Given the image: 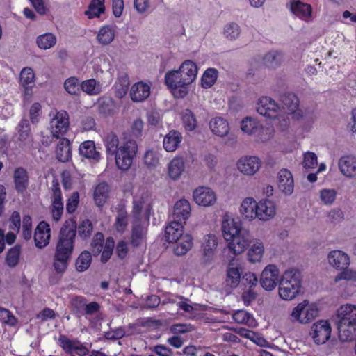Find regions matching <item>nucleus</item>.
<instances>
[{
    "instance_id": "obj_24",
    "label": "nucleus",
    "mask_w": 356,
    "mask_h": 356,
    "mask_svg": "<svg viewBox=\"0 0 356 356\" xmlns=\"http://www.w3.org/2000/svg\"><path fill=\"white\" fill-rule=\"evenodd\" d=\"M20 84L24 88V95L31 97L32 88L35 83V74L32 68L24 67L22 70L19 74Z\"/></svg>"
},
{
    "instance_id": "obj_17",
    "label": "nucleus",
    "mask_w": 356,
    "mask_h": 356,
    "mask_svg": "<svg viewBox=\"0 0 356 356\" xmlns=\"http://www.w3.org/2000/svg\"><path fill=\"white\" fill-rule=\"evenodd\" d=\"M238 170L248 175H254L261 166V161L257 156H247L241 158L237 163Z\"/></svg>"
},
{
    "instance_id": "obj_31",
    "label": "nucleus",
    "mask_w": 356,
    "mask_h": 356,
    "mask_svg": "<svg viewBox=\"0 0 356 356\" xmlns=\"http://www.w3.org/2000/svg\"><path fill=\"white\" fill-rule=\"evenodd\" d=\"M147 229L142 224L141 220H133V225L131 234V244L134 247L141 245L145 238Z\"/></svg>"
},
{
    "instance_id": "obj_30",
    "label": "nucleus",
    "mask_w": 356,
    "mask_h": 356,
    "mask_svg": "<svg viewBox=\"0 0 356 356\" xmlns=\"http://www.w3.org/2000/svg\"><path fill=\"white\" fill-rule=\"evenodd\" d=\"M330 264L337 269H344L350 264L348 255L341 250H333L328 254Z\"/></svg>"
},
{
    "instance_id": "obj_59",
    "label": "nucleus",
    "mask_w": 356,
    "mask_h": 356,
    "mask_svg": "<svg viewBox=\"0 0 356 356\" xmlns=\"http://www.w3.org/2000/svg\"><path fill=\"white\" fill-rule=\"evenodd\" d=\"M104 241V236L102 232H97L95 234L91 242L92 252L95 255H97L102 252Z\"/></svg>"
},
{
    "instance_id": "obj_11",
    "label": "nucleus",
    "mask_w": 356,
    "mask_h": 356,
    "mask_svg": "<svg viewBox=\"0 0 356 356\" xmlns=\"http://www.w3.org/2000/svg\"><path fill=\"white\" fill-rule=\"evenodd\" d=\"M257 112L269 119H280L282 118L280 115V107L269 97H262L259 99Z\"/></svg>"
},
{
    "instance_id": "obj_43",
    "label": "nucleus",
    "mask_w": 356,
    "mask_h": 356,
    "mask_svg": "<svg viewBox=\"0 0 356 356\" xmlns=\"http://www.w3.org/2000/svg\"><path fill=\"white\" fill-rule=\"evenodd\" d=\"M104 144L106 147V154L112 156L118 150L120 146L119 138L114 132L108 133L105 136Z\"/></svg>"
},
{
    "instance_id": "obj_28",
    "label": "nucleus",
    "mask_w": 356,
    "mask_h": 356,
    "mask_svg": "<svg viewBox=\"0 0 356 356\" xmlns=\"http://www.w3.org/2000/svg\"><path fill=\"white\" fill-rule=\"evenodd\" d=\"M241 130L248 135H259L268 131L259 122L250 117H246L242 120Z\"/></svg>"
},
{
    "instance_id": "obj_52",
    "label": "nucleus",
    "mask_w": 356,
    "mask_h": 356,
    "mask_svg": "<svg viewBox=\"0 0 356 356\" xmlns=\"http://www.w3.org/2000/svg\"><path fill=\"white\" fill-rule=\"evenodd\" d=\"M38 47L41 49H48L55 45L56 38L54 35L47 33L39 35L36 40Z\"/></svg>"
},
{
    "instance_id": "obj_56",
    "label": "nucleus",
    "mask_w": 356,
    "mask_h": 356,
    "mask_svg": "<svg viewBox=\"0 0 356 356\" xmlns=\"http://www.w3.org/2000/svg\"><path fill=\"white\" fill-rule=\"evenodd\" d=\"M64 88L70 95H79L81 90L79 79L76 76L67 78L64 82Z\"/></svg>"
},
{
    "instance_id": "obj_47",
    "label": "nucleus",
    "mask_w": 356,
    "mask_h": 356,
    "mask_svg": "<svg viewBox=\"0 0 356 356\" xmlns=\"http://www.w3.org/2000/svg\"><path fill=\"white\" fill-rule=\"evenodd\" d=\"M184 167V162L181 158L173 159L168 166L169 176L173 179H177L183 172Z\"/></svg>"
},
{
    "instance_id": "obj_3",
    "label": "nucleus",
    "mask_w": 356,
    "mask_h": 356,
    "mask_svg": "<svg viewBox=\"0 0 356 356\" xmlns=\"http://www.w3.org/2000/svg\"><path fill=\"white\" fill-rule=\"evenodd\" d=\"M337 324L339 337L342 341H350L356 337V305H343L339 310Z\"/></svg>"
},
{
    "instance_id": "obj_50",
    "label": "nucleus",
    "mask_w": 356,
    "mask_h": 356,
    "mask_svg": "<svg viewBox=\"0 0 356 356\" xmlns=\"http://www.w3.org/2000/svg\"><path fill=\"white\" fill-rule=\"evenodd\" d=\"M181 120L186 131H192L196 129L197 122L194 113L190 109H186L183 111Z\"/></svg>"
},
{
    "instance_id": "obj_38",
    "label": "nucleus",
    "mask_w": 356,
    "mask_h": 356,
    "mask_svg": "<svg viewBox=\"0 0 356 356\" xmlns=\"http://www.w3.org/2000/svg\"><path fill=\"white\" fill-rule=\"evenodd\" d=\"M79 154L81 156L88 159L98 161L100 154L96 150L95 143L92 140L83 142L79 146Z\"/></svg>"
},
{
    "instance_id": "obj_8",
    "label": "nucleus",
    "mask_w": 356,
    "mask_h": 356,
    "mask_svg": "<svg viewBox=\"0 0 356 356\" xmlns=\"http://www.w3.org/2000/svg\"><path fill=\"white\" fill-rule=\"evenodd\" d=\"M318 314V309L315 306L309 305L306 301L299 303L292 311L293 321L301 323H308Z\"/></svg>"
},
{
    "instance_id": "obj_37",
    "label": "nucleus",
    "mask_w": 356,
    "mask_h": 356,
    "mask_svg": "<svg viewBox=\"0 0 356 356\" xmlns=\"http://www.w3.org/2000/svg\"><path fill=\"white\" fill-rule=\"evenodd\" d=\"M106 11L105 0H90L87 10L84 12L88 19L98 18Z\"/></svg>"
},
{
    "instance_id": "obj_44",
    "label": "nucleus",
    "mask_w": 356,
    "mask_h": 356,
    "mask_svg": "<svg viewBox=\"0 0 356 356\" xmlns=\"http://www.w3.org/2000/svg\"><path fill=\"white\" fill-rule=\"evenodd\" d=\"M22 253V245L16 244L10 248L6 255L5 263L10 268H15L19 262Z\"/></svg>"
},
{
    "instance_id": "obj_20",
    "label": "nucleus",
    "mask_w": 356,
    "mask_h": 356,
    "mask_svg": "<svg viewBox=\"0 0 356 356\" xmlns=\"http://www.w3.org/2000/svg\"><path fill=\"white\" fill-rule=\"evenodd\" d=\"M289 8L293 14L301 19L307 20L312 17V6L309 3H303L300 0H291Z\"/></svg>"
},
{
    "instance_id": "obj_51",
    "label": "nucleus",
    "mask_w": 356,
    "mask_h": 356,
    "mask_svg": "<svg viewBox=\"0 0 356 356\" xmlns=\"http://www.w3.org/2000/svg\"><path fill=\"white\" fill-rule=\"evenodd\" d=\"M129 86V79L127 75H123L118 79L115 84V94L118 98H122L127 93Z\"/></svg>"
},
{
    "instance_id": "obj_15",
    "label": "nucleus",
    "mask_w": 356,
    "mask_h": 356,
    "mask_svg": "<svg viewBox=\"0 0 356 356\" xmlns=\"http://www.w3.org/2000/svg\"><path fill=\"white\" fill-rule=\"evenodd\" d=\"M51 229L49 225L45 221H41L37 225L34 233L35 246L43 248L49 243Z\"/></svg>"
},
{
    "instance_id": "obj_5",
    "label": "nucleus",
    "mask_w": 356,
    "mask_h": 356,
    "mask_svg": "<svg viewBox=\"0 0 356 356\" xmlns=\"http://www.w3.org/2000/svg\"><path fill=\"white\" fill-rule=\"evenodd\" d=\"M138 152V144L136 140L129 139L124 140L118 150L114 154L116 166L122 171L128 170Z\"/></svg>"
},
{
    "instance_id": "obj_12",
    "label": "nucleus",
    "mask_w": 356,
    "mask_h": 356,
    "mask_svg": "<svg viewBox=\"0 0 356 356\" xmlns=\"http://www.w3.org/2000/svg\"><path fill=\"white\" fill-rule=\"evenodd\" d=\"M279 269L275 265H268L261 274V286L267 291L274 289L279 282Z\"/></svg>"
},
{
    "instance_id": "obj_39",
    "label": "nucleus",
    "mask_w": 356,
    "mask_h": 356,
    "mask_svg": "<svg viewBox=\"0 0 356 356\" xmlns=\"http://www.w3.org/2000/svg\"><path fill=\"white\" fill-rule=\"evenodd\" d=\"M115 38V30L111 25L102 26L97 35V40L102 45L111 44Z\"/></svg>"
},
{
    "instance_id": "obj_35",
    "label": "nucleus",
    "mask_w": 356,
    "mask_h": 356,
    "mask_svg": "<svg viewBox=\"0 0 356 356\" xmlns=\"http://www.w3.org/2000/svg\"><path fill=\"white\" fill-rule=\"evenodd\" d=\"M70 141L66 138H62L56 147V159L60 162H67L72 157Z\"/></svg>"
},
{
    "instance_id": "obj_26",
    "label": "nucleus",
    "mask_w": 356,
    "mask_h": 356,
    "mask_svg": "<svg viewBox=\"0 0 356 356\" xmlns=\"http://www.w3.org/2000/svg\"><path fill=\"white\" fill-rule=\"evenodd\" d=\"M339 168L341 173L348 177H356V156L346 155L339 161Z\"/></svg>"
},
{
    "instance_id": "obj_2",
    "label": "nucleus",
    "mask_w": 356,
    "mask_h": 356,
    "mask_svg": "<svg viewBox=\"0 0 356 356\" xmlns=\"http://www.w3.org/2000/svg\"><path fill=\"white\" fill-rule=\"evenodd\" d=\"M224 238L228 242V247L234 254L244 252L250 243L248 231L243 229L234 219H225L222 223Z\"/></svg>"
},
{
    "instance_id": "obj_19",
    "label": "nucleus",
    "mask_w": 356,
    "mask_h": 356,
    "mask_svg": "<svg viewBox=\"0 0 356 356\" xmlns=\"http://www.w3.org/2000/svg\"><path fill=\"white\" fill-rule=\"evenodd\" d=\"M150 86L143 81L135 83L130 90V97L134 102L145 100L150 95Z\"/></svg>"
},
{
    "instance_id": "obj_62",
    "label": "nucleus",
    "mask_w": 356,
    "mask_h": 356,
    "mask_svg": "<svg viewBox=\"0 0 356 356\" xmlns=\"http://www.w3.org/2000/svg\"><path fill=\"white\" fill-rule=\"evenodd\" d=\"M224 34L228 40H235L240 34L239 26L236 23H230L227 24L225 28Z\"/></svg>"
},
{
    "instance_id": "obj_14",
    "label": "nucleus",
    "mask_w": 356,
    "mask_h": 356,
    "mask_svg": "<svg viewBox=\"0 0 356 356\" xmlns=\"http://www.w3.org/2000/svg\"><path fill=\"white\" fill-rule=\"evenodd\" d=\"M193 200L198 205L209 207L216 202V195L211 188L200 186L193 191Z\"/></svg>"
},
{
    "instance_id": "obj_6",
    "label": "nucleus",
    "mask_w": 356,
    "mask_h": 356,
    "mask_svg": "<svg viewBox=\"0 0 356 356\" xmlns=\"http://www.w3.org/2000/svg\"><path fill=\"white\" fill-rule=\"evenodd\" d=\"M179 70H171L165 75V83L176 98H183L187 93V85L184 83Z\"/></svg>"
},
{
    "instance_id": "obj_4",
    "label": "nucleus",
    "mask_w": 356,
    "mask_h": 356,
    "mask_svg": "<svg viewBox=\"0 0 356 356\" xmlns=\"http://www.w3.org/2000/svg\"><path fill=\"white\" fill-rule=\"evenodd\" d=\"M300 288V272L295 269L286 270L280 281V297L285 300H291L299 293Z\"/></svg>"
},
{
    "instance_id": "obj_45",
    "label": "nucleus",
    "mask_w": 356,
    "mask_h": 356,
    "mask_svg": "<svg viewBox=\"0 0 356 356\" xmlns=\"http://www.w3.org/2000/svg\"><path fill=\"white\" fill-rule=\"evenodd\" d=\"M264 252V247L260 241H255L250 248L248 252V259L251 263L259 262L261 261Z\"/></svg>"
},
{
    "instance_id": "obj_53",
    "label": "nucleus",
    "mask_w": 356,
    "mask_h": 356,
    "mask_svg": "<svg viewBox=\"0 0 356 356\" xmlns=\"http://www.w3.org/2000/svg\"><path fill=\"white\" fill-rule=\"evenodd\" d=\"M92 261L91 254L88 251H83L76 261V268L79 272L87 270Z\"/></svg>"
},
{
    "instance_id": "obj_13",
    "label": "nucleus",
    "mask_w": 356,
    "mask_h": 356,
    "mask_svg": "<svg viewBox=\"0 0 356 356\" xmlns=\"http://www.w3.org/2000/svg\"><path fill=\"white\" fill-rule=\"evenodd\" d=\"M280 101L282 109L289 114H293L297 119L303 118L301 111L296 112L299 108V99L296 94L290 92H284L280 96Z\"/></svg>"
},
{
    "instance_id": "obj_29",
    "label": "nucleus",
    "mask_w": 356,
    "mask_h": 356,
    "mask_svg": "<svg viewBox=\"0 0 356 356\" xmlns=\"http://www.w3.org/2000/svg\"><path fill=\"white\" fill-rule=\"evenodd\" d=\"M182 139V135L179 131L170 130L163 138L164 149L168 152H175L179 147Z\"/></svg>"
},
{
    "instance_id": "obj_32",
    "label": "nucleus",
    "mask_w": 356,
    "mask_h": 356,
    "mask_svg": "<svg viewBox=\"0 0 356 356\" xmlns=\"http://www.w3.org/2000/svg\"><path fill=\"white\" fill-rule=\"evenodd\" d=\"M218 245L217 238L214 234H210L204 236L202 244L204 259L206 262H209L216 250Z\"/></svg>"
},
{
    "instance_id": "obj_9",
    "label": "nucleus",
    "mask_w": 356,
    "mask_h": 356,
    "mask_svg": "<svg viewBox=\"0 0 356 356\" xmlns=\"http://www.w3.org/2000/svg\"><path fill=\"white\" fill-rule=\"evenodd\" d=\"M51 131L54 137L60 138L66 134L69 129L70 121L67 111H59L50 122Z\"/></svg>"
},
{
    "instance_id": "obj_22",
    "label": "nucleus",
    "mask_w": 356,
    "mask_h": 356,
    "mask_svg": "<svg viewBox=\"0 0 356 356\" xmlns=\"http://www.w3.org/2000/svg\"><path fill=\"white\" fill-rule=\"evenodd\" d=\"M110 186L105 182L99 183L94 188L93 200L95 205L99 208H102L106 203L110 193Z\"/></svg>"
},
{
    "instance_id": "obj_34",
    "label": "nucleus",
    "mask_w": 356,
    "mask_h": 356,
    "mask_svg": "<svg viewBox=\"0 0 356 356\" xmlns=\"http://www.w3.org/2000/svg\"><path fill=\"white\" fill-rule=\"evenodd\" d=\"M209 128L213 134L224 137L229 131V125L227 121L222 117L213 118L209 122Z\"/></svg>"
},
{
    "instance_id": "obj_57",
    "label": "nucleus",
    "mask_w": 356,
    "mask_h": 356,
    "mask_svg": "<svg viewBox=\"0 0 356 356\" xmlns=\"http://www.w3.org/2000/svg\"><path fill=\"white\" fill-rule=\"evenodd\" d=\"M282 58V55L280 53L273 51L266 54L263 60L268 67L275 68L280 64Z\"/></svg>"
},
{
    "instance_id": "obj_48",
    "label": "nucleus",
    "mask_w": 356,
    "mask_h": 356,
    "mask_svg": "<svg viewBox=\"0 0 356 356\" xmlns=\"http://www.w3.org/2000/svg\"><path fill=\"white\" fill-rule=\"evenodd\" d=\"M81 90L89 95H97L102 92L101 85L94 79L83 81Z\"/></svg>"
},
{
    "instance_id": "obj_41",
    "label": "nucleus",
    "mask_w": 356,
    "mask_h": 356,
    "mask_svg": "<svg viewBox=\"0 0 356 356\" xmlns=\"http://www.w3.org/2000/svg\"><path fill=\"white\" fill-rule=\"evenodd\" d=\"M128 225V213L124 206L117 209V216L114 227L119 233H124Z\"/></svg>"
},
{
    "instance_id": "obj_1",
    "label": "nucleus",
    "mask_w": 356,
    "mask_h": 356,
    "mask_svg": "<svg viewBox=\"0 0 356 356\" xmlns=\"http://www.w3.org/2000/svg\"><path fill=\"white\" fill-rule=\"evenodd\" d=\"M93 225L89 219L82 220L77 227L76 221L73 218L65 221L60 228L58 240L54 255L53 266L56 273L63 274L67 266L73 252L76 232L82 239L90 237Z\"/></svg>"
},
{
    "instance_id": "obj_16",
    "label": "nucleus",
    "mask_w": 356,
    "mask_h": 356,
    "mask_svg": "<svg viewBox=\"0 0 356 356\" xmlns=\"http://www.w3.org/2000/svg\"><path fill=\"white\" fill-rule=\"evenodd\" d=\"M278 188L286 195L292 194L294 189V181L291 172L283 168L278 172Z\"/></svg>"
},
{
    "instance_id": "obj_27",
    "label": "nucleus",
    "mask_w": 356,
    "mask_h": 356,
    "mask_svg": "<svg viewBox=\"0 0 356 356\" xmlns=\"http://www.w3.org/2000/svg\"><path fill=\"white\" fill-rule=\"evenodd\" d=\"M191 208L189 202L185 199L177 201L174 206L173 219L185 222L191 215Z\"/></svg>"
},
{
    "instance_id": "obj_54",
    "label": "nucleus",
    "mask_w": 356,
    "mask_h": 356,
    "mask_svg": "<svg viewBox=\"0 0 356 356\" xmlns=\"http://www.w3.org/2000/svg\"><path fill=\"white\" fill-rule=\"evenodd\" d=\"M160 153L159 150L148 149L144 155V163L148 168H155L159 164Z\"/></svg>"
},
{
    "instance_id": "obj_25",
    "label": "nucleus",
    "mask_w": 356,
    "mask_h": 356,
    "mask_svg": "<svg viewBox=\"0 0 356 356\" xmlns=\"http://www.w3.org/2000/svg\"><path fill=\"white\" fill-rule=\"evenodd\" d=\"M182 222L173 219L165 227V237L168 243H174L184 234V225Z\"/></svg>"
},
{
    "instance_id": "obj_18",
    "label": "nucleus",
    "mask_w": 356,
    "mask_h": 356,
    "mask_svg": "<svg viewBox=\"0 0 356 356\" xmlns=\"http://www.w3.org/2000/svg\"><path fill=\"white\" fill-rule=\"evenodd\" d=\"M15 188L19 194H23L27 190L29 184V177L27 170L22 168H16L13 172Z\"/></svg>"
},
{
    "instance_id": "obj_55",
    "label": "nucleus",
    "mask_w": 356,
    "mask_h": 356,
    "mask_svg": "<svg viewBox=\"0 0 356 356\" xmlns=\"http://www.w3.org/2000/svg\"><path fill=\"white\" fill-rule=\"evenodd\" d=\"M145 198L143 196L134 197L133 207L131 214L133 220H142L141 213L144 208Z\"/></svg>"
},
{
    "instance_id": "obj_40",
    "label": "nucleus",
    "mask_w": 356,
    "mask_h": 356,
    "mask_svg": "<svg viewBox=\"0 0 356 356\" xmlns=\"http://www.w3.org/2000/svg\"><path fill=\"white\" fill-rule=\"evenodd\" d=\"M176 247L174 248V252L177 255H184L193 247V237L189 234L181 236L179 240L175 241Z\"/></svg>"
},
{
    "instance_id": "obj_33",
    "label": "nucleus",
    "mask_w": 356,
    "mask_h": 356,
    "mask_svg": "<svg viewBox=\"0 0 356 356\" xmlns=\"http://www.w3.org/2000/svg\"><path fill=\"white\" fill-rule=\"evenodd\" d=\"M16 131L18 134V140L23 145H26L32 143L33 138L31 130V125L26 118H22L17 126Z\"/></svg>"
},
{
    "instance_id": "obj_58",
    "label": "nucleus",
    "mask_w": 356,
    "mask_h": 356,
    "mask_svg": "<svg viewBox=\"0 0 356 356\" xmlns=\"http://www.w3.org/2000/svg\"><path fill=\"white\" fill-rule=\"evenodd\" d=\"M22 235L24 240L29 241L32 237V218L29 215L22 218Z\"/></svg>"
},
{
    "instance_id": "obj_7",
    "label": "nucleus",
    "mask_w": 356,
    "mask_h": 356,
    "mask_svg": "<svg viewBox=\"0 0 356 356\" xmlns=\"http://www.w3.org/2000/svg\"><path fill=\"white\" fill-rule=\"evenodd\" d=\"M51 204L50 207L52 219L58 222L63 213V202L60 184L56 179L52 181Z\"/></svg>"
},
{
    "instance_id": "obj_63",
    "label": "nucleus",
    "mask_w": 356,
    "mask_h": 356,
    "mask_svg": "<svg viewBox=\"0 0 356 356\" xmlns=\"http://www.w3.org/2000/svg\"><path fill=\"white\" fill-rule=\"evenodd\" d=\"M76 341L77 340H70L65 335H60L58 339L60 346L67 354L72 353Z\"/></svg>"
},
{
    "instance_id": "obj_23",
    "label": "nucleus",
    "mask_w": 356,
    "mask_h": 356,
    "mask_svg": "<svg viewBox=\"0 0 356 356\" xmlns=\"http://www.w3.org/2000/svg\"><path fill=\"white\" fill-rule=\"evenodd\" d=\"M256 208V218L261 220H268L275 214V206L274 203L267 199L261 200L257 203Z\"/></svg>"
},
{
    "instance_id": "obj_10",
    "label": "nucleus",
    "mask_w": 356,
    "mask_h": 356,
    "mask_svg": "<svg viewBox=\"0 0 356 356\" xmlns=\"http://www.w3.org/2000/svg\"><path fill=\"white\" fill-rule=\"evenodd\" d=\"M331 325L328 321L321 320L313 324L309 332L316 344H324L331 336Z\"/></svg>"
},
{
    "instance_id": "obj_36",
    "label": "nucleus",
    "mask_w": 356,
    "mask_h": 356,
    "mask_svg": "<svg viewBox=\"0 0 356 356\" xmlns=\"http://www.w3.org/2000/svg\"><path fill=\"white\" fill-rule=\"evenodd\" d=\"M257 202L252 197L245 198L241 203L240 212L242 218L251 220L257 216Z\"/></svg>"
},
{
    "instance_id": "obj_21",
    "label": "nucleus",
    "mask_w": 356,
    "mask_h": 356,
    "mask_svg": "<svg viewBox=\"0 0 356 356\" xmlns=\"http://www.w3.org/2000/svg\"><path fill=\"white\" fill-rule=\"evenodd\" d=\"M179 71L181 73L184 83L188 86L192 83L197 77V66L192 60H185L179 67Z\"/></svg>"
},
{
    "instance_id": "obj_61",
    "label": "nucleus",
    "mask_w": 356,
    "mask_h": 356,
    "mask_svg": "<svg viewBox=\"0 0 356 356\" xmlns=\"http://www.w3.org/2000/svg\"><path fill=\"white\" fill-rule=\"evenodd\" d=\"M88 300L86 298L81 296H76L71 300V305L75 313L79 314L82 311L84 312L85 305H86Z\"/></svg>"
},
{
    "instance_id": "obj_60",
    "label": "nucleus",
    "mask_w": 356,
    "mask_h": 356,
    "mask_svg": "<svg viewBox=\"0 0 356 356\" xmlns=\"http://www.w3.org/2000/svg\"><path fill=\"white\" fill-rule=\"evenodd\" d=\"M79 193L77 191H74L69 197L66 203V211L67 213H74L79 204Z\"/></svg>"
},
{
    "instance_id": "obj_46",
    "label": "nucleus",
    "mask_w": 356,
    "mask_h": 356,
    "mask_svg": "<svg viewBox=\"0 0 356 356\" xmlns=\"http://www.w3.org/2000/svg\"><path fill=\"white\" fill-rule=\"evenodd\" d=\"M241 276L239 268L234 267V264L229 263L227 269V284L232 288H236L240 282Z\"/></svg>"
},
{
    "instance_id": "obj_42",
    "label": "nucleus",
    "mask_w": 356,
    "mask_h": 356,
    "mask_svg": "<svg viewBox=\"0 0 356 356\" xmlns=\"http://www.w3.org/2000/svg\"><path fill=\"white\" fill-rule=\"evenodd\" d=\"M233 320L240 324L253 327L256 325V321L252 314L244 309L236 311L232 315Z\"/></svg>"
},
{
    "instance_id": "obj_64",
    "label": "nucleus",
    "mask_w": 356,
    "mask_h": 356,
    "mask_svg": "<svg viewBox=\"0 0 356 356\" xmlns=\"http://www.w3.org/2000/svg\"><path fill=\"white\" fill-rule=\"evenodd\" d=\"M337 192L334 189H323L320 191V198L325 204H332L336 199Z\"/></svg>"
},
{
    "instance_id": "obj_49",
    "label": "nucleus",
    "mask_w": 356,
    "mask_h": 356,
    "mask_svg": "<svg viewBox=\"0 0 356 356\" xmlns=\"http://www.w3.org/2000/svg\"><path fill=\"white\" fill-rule=\"evenodd\" d=\"M218 72L215 68H209L204 72L201 79V85L204 88H209L216 83Z\"/></svg>"
}]
</instances>
